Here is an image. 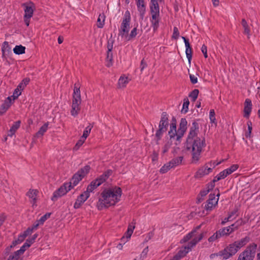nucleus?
<instances>
[{"instance_id": "21", "label": "nucleus", "mask_w": 260, "mask_h": 260, "mask_svg": "<svg viewBox=\"0 0 260 260\" xmlns=\"http://www.w3.org/2000/svg\"><path fill=\"white\" fill-rule=\"evenodd\" d=\"M250 238L249 236H246L244 238H242L240 240H237L234 242L237 248L239 250L242 247L246 245L249 241Z\"/></svg>"}, {"instance_id": "35", "label": "nucleus", "mask_w": 260, "mask_h": 260, "mask_svg": "<svg viewBox=\"0 0 260 260\" xmlns=\"http://www.w3.org/2000/svg\"><path fill=\"white\" fill-rule=\"evenodd\" d=\"M183 160V156H179L176 158H174L170 161V164H171L173 168L179 166L181 164Z\"/></svg>"}, {"instance_id": "45", "label": "nucleus", "mask_w": 260, "mask_h": 260, "mask_svg": "<svg viewBox=\"0 0 260 260\" xmlns=\"http://www.w3.org/2000/svg\"><path fill=\"white\" fill-rule=\"evenodd\" d=\"M221 238V237H219V233L218 231H217L215 233H214L212 236L210 237L208 239V241L210 242H213L215 241L216 239H218L219 238Z\"/></svg>"}, {"instance_id": "59", "label": "nucleus", "mask_w": 260, "mask_h": 260, "mask_svg": "<svg viewBox=\"0 0 260 260\" xmlns=\"http://www.w3.org/2000/svg\"><path fill=\"white\" fill-rule=\"evenodd\" d=\"M19 257V255L15 252L12 254L11 255L8 260H18Z\"/></svg>"}, {"instance_id": "36", "label": "nucleus", "mask_w": 260, "mask_h": 260, "mask_svg": "<svg viewBox=\"0 0 260 260\" xmlns=\"http://www.w3.org/2000/svg\"><path fill=\"white\" fill-rule=\"evenodd\" d=\"M217 231L219 233V237H221L229 236L230 234L232 233L231 232H230V229H229L228 226L223 228Z\"/></svg>"}, {"instance_id": "28", "label": "nucleus", "mask_w": 260, "mask_h": 260, "mask_svg": "<svg viewBox=\"0 0 260 260\" xmlns=\"http://www.w3.org/2000/svg\"><path fill=\"white\" fill-rule=\"evenodd\" d=\"M38 193V191L37 189H29V191L27 192V196L29 197V199H31L32 201V206H35L36 203V197Z\"/></svg>"}, {"instance_id": "58", "label": "nucleus", "mask_w": 260, "mask_h": 260, "mask_svg": "<svg viewBox=\"0 0 260 260\" xmlns=\"http://www.w3.org/2000/svg\"><path fill=\"white\" fill-rule=\"evenodd\" d=\"M147 66V64L146 62L145 61L144 59H143L141 61L140 64V70L141 72H142L145 68H146Z\"/></svg>"}, {"instance_id": "53", "label": "nucleus", "mask_w": 260, "mask_h": 260, "mask_svg": "<svg viewBox=\"0 0 260 260\" xmlns=\"http://www.w3.org/2000/svg\"><path fill=\"white\" fill-rule=\"evenodd\" d=\"M148 252V247H147L145 248L142 252H141V254L140 255V259H143V260L146 257L147 253Z\"/></svg>"}, {"instance_id": "25", "label": "nucleus", "mask_w": 260, "mask_h": 260, "mask_svg": "<svg viewBox=\"0 0 260 260\" xmlns=\"http://www.w3.org/2000/svg\"><path fill=\"white\" fill-rule=\"evenodd\" d=\"M241 25L244 29V34L247 35L249 39L251 36L250 27L245 19H242Z\"/></svg>"}, {"instance_id": "6", "label": "nucleus", "mask_w": 260, "mask_h": 260, "mask_svg": "<svg viewBox=\"0 0 260 260\" xmlns=\"http://www.w3.org/2000/svg\"><path fill=\"white\" fill-rule=\"evenodd\" d=\"M257 247V244L254 243L249 244L239 254L237 260H253L255 257Z\"/></svg>"}, {"instance_id": "27", "label": "nucleus", "mask_w": 260, "mask_h": 260, "mask_svg": "<svg viewBox=\"0 0 260 260\" xmlns=\"http://www.w3.org/2000/svg\"><path fill=\"white\" fill-rule=\"evenodd\" d=\"M173 140H175L174 139H168L165 142L164 146L162 147V154H165L168 152L170 148L171 147L173 143Z\"/></svg>"}, {"instance_id": "46", "label": "nucleus", "mask_w": 260, "mask_h": 260, "mask_svg": "<svg viewBox=\"0 0 260 260\" xmlns=\"http://www.w3.org/2000/svg\"><path fill=\"white\" fill-rule=\"evenodd\" d=\"M21 94V91L18 89V88H16L13 93V95H12V97H13V100H15L16 99H17L18 96Z\"/></svg>"}, {"instance_id": "33", "label": "nucleus", "mask_w": 260, "mask_h": 260, "mask_svg": "<svg viewBox=\"0 0 260 260\" xmlns=\"http://www.w3.org/2000/svg\"><path fill=\"white\" fill-rule=\"evenodd\" d=\"M100 185L98 184L97 182L94 180L91 182V183L88 185L86 190L85 191L88 193V194L92 192L95 189H96Z\"/></svg>"}, {"instance_id": "38", "label": "nucleus", "mask_w": 260, "mask_h": 260, "mask_svg": "<svg viewBox=\"0 0 260 260\" xmlns=\"http://www.w3.org/2000/svg\"><path fill=\"white\" fill-rule=\"evenodd\" d=\"M92 127L93 125L90 123L87 127H86L83 131L82 139H84V140H85L87 138Z\"/></svg>"}, {"instance_id": "7", "label": "nucleus", "mask_w": 260, "mask_h": 260, "mask_svg": "<svg viewBox=\"0 0 260 260\" xmlns=\"http://www.w3.org/2000/svg\"><path fill=\"white\" fill-rule=\"evenodd\" d=\"M131 21V14L128 10H126L124 14L122 21L119 30V35L122 37L127 36L130 29Z\"/></svg>"}, {"instance_id": "57", "label": "nucleus", "mask_w": 260, "mask_h": 260, "mask_svg": "<svg viewBox=\"0 0 260 260\" xmlns=\"http://www.w3.org/2000/svg\"><path fill=\"white\" fill-rule=\"evenodd\" d=\"M189 78L192 84H194L198 82V78L194 75L189 74Z\"/></svg>"}, {"instance_id": "23", "label": "nucleus", "mask_w": 260, "mask_h": 260, "mask_svg": "<svg viewBox=\"0 0 260 260\" xmlns=\"http://www.w3.org/2000/svg\"><path fill=\"white\" fill-rule=\"evenodd\" d=\"M80 85L79 82L75 83L74 85V91L73 93V99L81 100L80 90Z\"/></svg>"}, {"instance_id": "17", "label": "nucleus", "mask_w": 260, "mask_h": 260, "mask_svg": "<svg viewBox=\"0 0 260 260\" xmlns=\"http://www.w3.org/2000/svg\"><path fill=\"white\" fill-rule=\"evenodd\" d=\"M182 39L183 40L185 46V53L186 57L188 59V62L190 63L191 60L192 58V48L190 45L189 40L186 39L184 37H182Z\"/></svg>"}, {"instance_id": "55", "label": "nucleus", "mask_w": 260, "mask_h": 260, "mask_svg": "<svg viewBox=\"0 0 260 260\" xmlns=\"http://www.w3.org/2000/svg\"><path fill=\"white\" fill-rule=\"evenodd\" d=\"M220 180L221 179L217 175L215 177H214L212 181L209 184V186H210L211 188H213L215 186V183Z\"/></svg>"}, {"instance_id": "5", "label": "nucleus", "mask_w": 260, "mask_h": 260, "mask_svg": "<svg viewBox=\"0 0 260 260\" xmlns=\"http://www.w3.org/2000/svg\"><path fill=\"white\" fill-rule=\"evenodd\" d=\"M150 13L151 15L150 21L154 31H156L160 21L159 7L157 0H151L150 3Z\"/></svg>"}, {"instance_id": "12", "label": "nucleus", "mask_w": 260, "mask_h": 260, "mask_svg": "<svg viewBox=\"0 0 260 260\" xmlns=\"http://www.w3.org/2000/svg\"><path fill=\"white\" fill-rule=\"evenodd\" d=\"M71 189V184L64 183L63 185L60 186V188L54 192L51 200L53 201H56L58 198L66 194Z\"/></svg>"}, {"instance_id": "49", "label": "nucleus", "mask_w": 260, "mask_h": 260, "mask_svg": "<svg viewBox=\"0 0 260 260\" xmlns=\"http://www.w3.org/2000/svg\"><path fill=\"white\" fill-rule=\"evenodd\" d=\"M137 35V27H134L131 31L130 34L128 36V40H131L132 38H135Z\"/></svg>"}, {"instance_id": "1", "label": "nucleus", "mask_w": 260, "mask_h": 260, "mask_svg": "<svg viewBox=\"0 0 260 260\" xmlns=\"http://www.w3.org/2000/svg\"><path fill=\"white\" fill-rule=\"evenodd\" d=\"M199 132V123L194 121L189 128L187 138V148L192 149V162L197 163L201 157L203 148L206 146L204 138L201 139L197 137Z\"/></svg>"}, {"instance_id": "16", "label": "nucleus", "mask_w": 260, "mask_h": 260, "mask_svg": "<svg viewBox=\"0 0 260 260\" xmlns=\"http://www.w3.org/2000/svg\"><path fill=\"white\" fill-rule=\"evenodd\" d=\"M81 103V100H77L76 99H73L72 104V109L71 114L72 116L75 117L78 114L80 111V105Z\"/></svg>"}, {"instance_id": "40", "label": "nucleus", "mask_w": 260, "mask_h": 260, "mask_svg": "<svg viewBox=\"0 0 260 260\" xmlns=\"http://www.w3.org/2000/svg\"><path fill=\"white\" fill-rule=\"evenodd\" d=\"M107 64L108 67H111L113 64V54L112 52H107Z\"/></svg>"}, {"instance_id": "63", "label": "nucleus", "mask_w": 260, "mask_h": 260, "mask_svg": "<svg viewBox=\"0 0 260 260\" xmlns=\"http://www.w3.org/2000/svg\"><path fill=\"white\" fill-rule=\"evenodd\" d=\"M113 41H112L111 43L110 41L108 42V45H107V48H108V51L107 52H112V49H113Z\"/></svg>"}, {"instance_id": "2", "label": "nucleus", "mask_w": 260, "mask_h": 260, "mask_svg": "<svg viewBox=\"0 0 260 260\" xmlns=\"http://www.w3.org/2000/svg\"><path fill=\"white\" fill-rule=\"evenodd\" d=\"M122 190L120 187L105 189L101 193L97 202V208L99 210L115 205L120 200Z\"/></svg>"}, {"instance_id": "30", "label": "nucleus", "mask_w": 260, "mask_h": 260, "mask_svg": "<svg viewBox=\"0 0 260 260\" xmlns=\"http://www.w3.org/2000/svg\"><path fill=\"white\" fill-rule=\"evenodd\" d=\"M206 168L205 165L200 168L196 173L195 177L196 178H201L205 175H208Z\"/></svg>"}, {"instance_id": "15", "label": "nucleus", "mask_w": 260, "mask_h": 260, "mask_svg": "<svg viewBox=\"0 0 260 260\" xmlns=\"http://www.w3.org/2000/svg\"><path fill=\"white\" fill-rule=\"evenodd\" d=\"M90 194H88L87 192L84 191L83 193L81 194L77 199L74 207L75 209L80 208L81 205L86 201V200L89 197Z\"/></svg>"}, {"instance_id": "64", "label": "nucleus", "mask_w": 260, "mask_h": 260, "mask_svg": "<svg viewBox=\"0 0 260 260\" xmlns=\"http://www.w3.org/2000/svg\"><path fill=\"white\" fill-rule=\"evenodd\" d=\"M35 242L34 239L31 238H28L26 240V242L24 243L26 245H28V247H29L31 245Z\"/></svg>"}, {"instance_id": "56", "label": "nucleus", "mask_w": 260, "mask_h": 260, "mask_svg": "<svg viewBox=\"0 0 260 260\" xmlns=\"http://www.w3.org/2000/svg\"><path fill=\"white\" fill-rule=\"evenodd\" d=\"M201 51L204 55V57L207 58L208 57L207 46L205 45H203L201 48Z\"/></svg>"}, {"instance_id": "60", "label": "nucleus", "mask_w": 260, "mask_h": 260, "mask_svg": "<svg viewBox=\"0 0 260 260\" xmlns=\"http://www.w3.org/2000/svg\"><path fill=\"white\" fill-rule=\"evenodd\" d=\"M32 232L33 231L32 230V229H31L30 227H29L22 234L24 235V237H26L27 236L31 234Z\"/></svg>"}, {"instance_id": "31", "label": "nucleus", "mask_w": 260, "mask_h": 260, "mask_svg": "<svg viewBox=\"0 0 260 260\" xmlns=\"http://www.w3.org/2000/svg\"><path fill=\"white\" fill-rule=\"evenodd\" d=\"M105 15L104 13L100 14L97 20V27L102 28L105 25Z\"/></svg>"}, {"instance_id": "37", "label": "nucleus", "mask_w": 260, "mask_h": 260, "mask_svg": "<svg viewBox=\"0 0 260 260\" xmlns=\"http://www.w3.org/2000/svg\"><path fill=\"white\" fill-rule=\"evenodd\" d=\"M189 105V101L188 98H185L183 100V104L182 108L181 110L182 113L185 114L188 112V106Z\"/></svg>"}, {"instance_id": "39", "label": "nucleus", "mask_w": 260, "mask_h": 260, "mask_svg": "<svg viewBox=\"0 0 260 260\" xmlns=\"http://www.w3.org/2000/svg\"><path fill=\"white\" fill-rule=\"evenodd\" d=\"M171 168H173L171 164H170V161L165 164L160 169V173L161 174H165L167 173Z\"/></svg>"}, {"instance_id": "19", "label": "nucleus", "mask_w": 260, "mask_h": 260, "mask_svg": "<svg viewBox=\"0 0 260 260\" xmlns=\"http://www.w3.org/2000/svg\"><path fill=\"white\" fill-rule=\"evenodd\" d=\"M112 174V171L111 170H108L94 180L97 182L98 184L101 185L103 183L106 181Z\"/></svg>"}, {"instance_id": "44", "label": "nucleus", "mask_w": 260, "mask_h": 260, "mask_svg": "<svg viewBox=\"0 0 260 260\" xmlns=\"http://www.w3.org/2000/svg\"><path fill=\"white\" fill-rule=\"evenodd\" d=\"M50 215H51V213H46L45 215H44L43 216H42L39 220H38V221L40 222V223H41V224H43L44 222L48 219L50 217Z\"/></svg>"}, {"instance_id": "47", "label": "nucleus", "mask_w": 260, "mask_h": 260, "mask_svg": "<svg viewBox=\"0 0 260 260\" xmlns=\"http://www.w3.org/2000/svg\"><path fill=\"white\" fill-rule=\"evenodd\" d=\"M215 112L213 109H211L209 112V117L211 122L215 123L216 121V118L215 116Z\"/></svg>"}, {"instance_id": "13", "label": "nucleus", "mask_w": 260, "mask_h": 260, "mask_svg": "<svg viewBox=\"0 0 260 260\" xmlns=\"http://www.w3.org/2000/svg\"><path fill=\"white\" fill-rule=\"evenodd\" d=\"M136 5L139 12L140 19L143 20L146 11V5L145 0H136Z\"/></svg>"}, {"instance_id": "18", "label": "nucleus", "mask_w": 260, "mask_h": 260, "mask_svg": "<svg viewBox=\"0 0 260 260\" xmlns=\"http://www.w3.org/2000/svg\"><path fill=\"white\" fill-rule=\"evenodd\" d=\"M12 105L11 96H8L0 107V115H4Z\"/></svg>"}, {"instance_id": "14", "label": "nucleus", "mask_w": 260, "mask_h": 260, "mask_svg": "<svg viewBox=\"0 0 260 260\" xmlns=\"http://www.w3.org/2000/svg\"><path fill=\"white\" fill-rule=\"evenodd\" d=\"M217 196L218 197L219 194L218 193ZM218 199V198L217 199L215 198L214 194H210L209 195V198L205 205V209L207 211L211 210L213 207L217 204Z\"/></svg>"}, {"instance_id": "4", "label": "nucleus", "mask_w": 260, "mask_h": 260, "mask_svg": "<svg viewBox=\"0 0 260 260\" xmlns=\"http://www.w3.org/2000/svg\"><path fill=\"white\" fill-rule=\"evenodd\" d=\"M187 128V121L184 118L180 120L179 128L176 129V120L173 117L170 126L168 135L171 139H175V144L178 145L180 144L181 139L185 133Z\"/></svg>"}, {"instance_id": "3", "label": "nucleus", "mask_w": 260, "mask_h": 260, "mask_svg": "<svg viewBox=\"0 0 260 260\" xmlns=\"http://www.w3.org/2000/svg\"><path fill=\"white\" fill-rule=\"evenodd\" d=\"M201 225L197 226L194 230L185 236L180 241L181 243H185L191 239L186 246L182 247L176 254L179 258L181 259L184 257L197 244L202 240L204 237V233H199Z\"/></svg>"}, {"instance_id": "9", "label": "nucleus", "mask_w": 260, "mask_h": 260, "mask_svg": "<svg viewBox=\"0 0 260 260\" xmlns=\"http://www.w3.org/2000/svg\"><path fill=\"white\" fill-rule=\"evenodd\" d=\"M24 15L23 17L24 22L27 26H29L30 18L32 17L35 6L34 3L30 2L29 4L23 3Z\"/></svg>"}, {"instance_id": "42", "label": "nucleus", "mask_w": 260, "mask_h": 260, "mask_svg": "<svg viewBox=\"0 0 260 260\" xmlns=\"http://www.w3.org/2000/svg\"><path fill=\"white\" fill-rule=\"evenodd\" d=\"M247 127H248V129L245 132V137L247 138H250L251 135V132H252V123L250 121H248L247 122Z\"/></svg>"}, {"instance_id": "43", "label": "nucleus", "mask_w": 260, "mask_h": 260, "mask_svg": "<svg viewBox=\"0 0 260 260\" xmlns=\"http://www.w3.org/2000/svg\"><path fill=\"white\" fill-rule=\"evenodd\" d=\"M238 168V166L237 165H233L230 168L225 169L224 170L225 171L227 175H229L237 170Z\"/></svg>"}, {"instance_id": "20", "label": "nucleus", "mask_w": 260, "mask_h": 260, "mask_svg": "<svg viewBox=\"0 0 260 260\" xmlns=\"http://www.w3.org/2000/svg\"><path fill=\"white\" fill-rule=\"evenodd\" d=\"M252 102L249 99H246L244 103V116L246 118H249L252 110Z\"/></svg>"}, {"instance_id": "11", "label": "nucleus", "mask_w": 260, "mask_h": 260, "mask_svg": "<svg viewBox=\"0 0 260 260\" xmlns=\"http://www.w3.org/2000/svg\"><path fill=\"white\" fill-rule=\"evenodd\" d=\"M169 116L166 112L161 113V118L159 121L158 129L156 133L164 134L168 129L169 126Z\"/></svg>"}, {"instance_id": "8", "label": "nucleus", "mask_w": 260, "mask_h": 260, "mask_svg": "<svg viewBox=\"0 0 260 260\" xmlns=\"http://www.w3.org/2000/svg\"><path fill=\"white\" fill-rule=\"evenodd\" d=\"M90 169V167L89 166H85L74 175L70 182L68 183L69 184H71V188L78 184L82 178L88 173Z\"/></svg>"}, {"instance_id": "32", "label": "nucleus", "mask_w": 260, "mask_h": 260, "mask_svg": "<svg viewBox=\"0 0 260 260\" xmlns=\"http://www.w3.org/2000/svg\"><path fill=\"white\" fill-rule=\"evenodd\" d=\"M128 83V78L124 76H121L118 80V87L119 88H124Z\"/></svg>"}, {"instance_id": "48", "label": "nucleus", "mask_w": 260, "mask_h": 260, "mask_svg": "<svg viewBox=\"0 0 260 260\" xmlns=\"http://www.w3.org/2000/svg\"><path fill=\"white\" fill-rule=\"evenodd\" d=\"M27 246L28 245H26L25 243H24V244L20 247V249L15 251V253H17L19 255L23 254L26 250V249L28 248Z\"/></svg>"}, {"instance_id": "52", "label": "nucleus", "mask_w": 260, "mask_h": 260, "mask_svg": "<svg viewBox=\"0 0 260 260\" xmlns=\"http://www.w3.org/2000/svg\"><path fill=\"white\" fill-rule=\"evenodd\" d=\"M212 189V188H211V187H210V186H209V184L206 189H203L201 191V192H200L201 196L202 197L206 196L210 190H211Z\"/></svg>"}, {"instance_id": "61", "label": "nucleus", "mask_w": 260, "mask_h": 260, "mask_svg": "<svg viewBox=\"0 0 260 260\" xmlns=\"http://www.w3.org/2000/svg\"><path fill=\"white\" fill-rule=\"evenodd\" d=\"M217 175L219 176L220 179H223L228 176L224 170L220 172Z\"/></svg>"}, {"instance_id": "10", "label": "nucleus", "mask_w": 260, "mask_h": 260, "mask_svg": "<svg viewBox=\"0 0 260 260\" xmlns=\"http://www.w3.org/2000/svg\"><path fill=\"white\" fill-rule=\"evenodd\" d=\"M239 251L234 242L229 244L223 250L219 252V255L223 259H227L235 255Z\"/></svg>"}, {"instance_id": "24", "label": "nucleus", "mask_w": 260, "mask_h": 260, "mask_svg": "<svg viewBox=\"0 0 260 260\" xmlns=\"http://www.w3.org/2000/svg\"><path fill=\"white\" fill-rule=\"evenodd\" d=\"M20 123L21 121L20 120L15 122L9 131L8 136L12 137L15 134L16 131L20 127Z\"/></svg>"}, {"instance_id": "41", "label": "nucleus", "mask_w": 260, "mask_h": 260, "mask_svg": "<svg viewBox=\"0 0 260 260\" xmlns=\"http://www.w3.org/2000/svg\"><path fill=\"white\" fill-rule=\"evenodd\" d=\"M199 91L197 89L193 90L189 94V97L191 99L192 101H195L198 96Z\"/></svg>"}, {"instance_id": "62", "label": "nucleus", "mask_w": 260, "mask_h": 260, "mask_svg": "<svg viewBox=\"0 0 260 260\" xmlns=\"http://www.w3.org/2000/svg\"><path fill=\"white\" fill-rule=\"evenodd\" d=\"M220 163H221L220 161L216 162L215 161H211L210 162L208 163V165H209L210 167H211L212 168H213V169H214L216 166H218Z\"/></svg>"}, {"instance_id": "54", "label": "nucleus", "mask_w": 260, "mask_h": 260, "mask_svg": "<svg viewBox=\"0 0 260 260\" xmlns=\"http://www.w3.org/2000/svg\"><path fill=\"white\" fill-rule=\"evenodd\" d=\"M163 135L156 133L155 134V141L157 145L159 144V141L161 139Z\"/></svg>"}, {"instance_id": "26", "label": "nucleus", "mask_w": 260, "mask_h": 260, "mask_svg": "<svg viewBox=\"0 0 260 260\" xmlns=\"http://www.w3.org/2000/svg\"><path fill=\"white\" fill-rule=\"evenodd\" d=\"M243 224V221L242 219L237 220L235 223L229 226L230 232L232 233L237 230L241 225Z\"/></svg>"}, {"instance_id": "50", "label": "nucleus", "mask_w": 260, "mask_h": 260, "mask_svg": "<svg viewBox=\"0 0 260 260\" xmlns=\"http://www.w3.org/2000/svg\"><path fill=\"white\" fill-rule=\"evenodd\" d=\"M179 37V32L177 27H174L173 28V33L172 38L177 39Z\"/></svg>"}, {"instance_id": "22", "label": "nucleus", "mask_w": 260, "mask_h": 260, "mask_svg": "<svg viewBox=\"0 0 260 260\" xmlns=\"http://www.w3.org/2000/svg\"><path fill=\"white\" fill-rule=\"evenodd\" d=\"M2 57L3 58H6V55L11 52V48L9 45V43L7 41H5L2 47Z\"/></svg>"}, {"instance_id": "51", "label": "nucleus", "mask_w": 260, "mask_h": 260, "mask_svg": "<svg viewBox=\"0 0 260 260\" xmlns=\"http://www.w3.org/2000/svg\"><path fill=\"white\" fill-rule=\"evenodd\" d=\"M237 212L238 209L235 208L232 211L229 213L228 216H230V218L233 220L234 218H236V216H237V215L236 214Z\"/></svg>"}, {"instance_id": "34", "label": "nucleus", "mask_w": 260, "mask_h": 260, "mask_svg": "<svg viewBox=\"0 0 260 260\" xmlns=\"http://www.w3.org/2000/svg\"><path fill=\"white\" fill-rule=\"evenodd\" d=\"M25 47L20 45L16 46L13 49L14 53L20 55L25 53Z\"/></svg>"}, {"instance_id": "29", "label": "nucleus", "mask_w": 260, "mask_h": 260, "mask_svg": "<svg viewBox=\"0 0 260 260\" xmlns=\"http://www.w3.org/2000/svg\"><path fill=\"white\" fill-rule=\"evenodd\" d=\"M49 125V122L45 123L43 125H42L38 131L37 133L35 134V137L36 138H40L42 137L44 134L47 132Z\"/></svg>"}]
</instances>
